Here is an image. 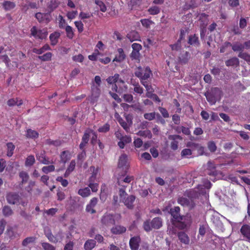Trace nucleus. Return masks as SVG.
Returning <instances> with one entry per match:
<instances>
[{
  "label": "nucleus",
  "instance_id": "f257e3e1",
  "mask_svg": "<svg viewBox=\"0 0 250 250\" xmlns=\"http://www.w3.org/2000/svg\"><path fill=\"white\" fill-rule=\"evenodd\" d=\"M180 208L174 207L170 208L169 213L172 216V224L179 229H184L189 226L192 222L191 216L181 215Z\"/></svg>",
  "mask_w": 250,
  "mask_h": 250
},
{
  "label": "nucleus",
  "instance_id": "f03ea898",
  "mask_svg": "<svg viewBox=\"0 0 250 250\" xmlns=\"http://www.w3.org/2000/svg\"><path fill=\"white\" fill-rule=\"evenodd\" d=\"M6 199L8 203L11 205H21L23 207L27 206V201L23 200L20 195L16 192H10L6 196Z\"/></svg>",
  "mask_w": 250,
  "mask_h": 250
},
{
  "label": "nucleus",
  "instance_id": "7ed1b4c3",
  "mask_svg": "<svg viewBox=\"0 0 250 250\" xmlns=\"http://www.w3.org/2000/svg\"><path fill=\"white\" fill-rule=\"evenodd\" d=\"M222 92L218 87H213L210 91L205 93L207 100L211 104H215L218 99H220Z\"/></svg>",
  "mask_w": 250,
  "mask_h": 250
},
{
  "label": "nucleus",
  "instance_id": "20e7f679",
  "mask_svg": "<svg viewBox=\"0 0 250 250\" xmlns=\"http://www.w3.org/2000/svg\"><path fill=\"white\" fill-rule=\"evenodd\" d=\"M135 75L140 80L141 83H144L146 81L150 76L152 75V72L149 67L142 68L138 67L135 71Z\"/></svg>",
  "mask_w": 250,
  "mask_h": 250
},
{
  "label": "nucleus",
  "instance_id": "39448f33",
  "mask_svg": "<svg viewBox=\"0 0 250 250\" xmlns=\"http://www.w3.org/2000/svg\"><path fill=\"white\" fill-rule=\"evenodd\" d=\"M101 222L103 226L111 227L115 224L114 216L110 213H105L102 217Z\"/></svg>",
  "mask_w": 250,
  "mask_h": 250
},
{
  "label": "nucleus",
  "instance_id": "423d86ee",
  "mask_svg": "<svg viewBox=\"0 0 250 250\" xmlns=\"http://www.w3.org/2000/svg\"><path fill=\"white\" fill-rule=\"evenodd\" d=\"M178 204L183 207H188L189 209H191L195 207V204L192 198H187L181 197L178 199Z\"/></svg>",
  "mask_w": 250,
  "mask_h": 250
},
{
  "label": "nucleus",
  "instance_id": "0eeeda50",
  "mask_svg": "<svg viewBox=\"0 0 250 250\" xmlns=\"http://www.w3.org/2000/svg\"><path fill=\"white\" fill-rule=\"evenodd\" d=\"M168 138L171 140L170 148L175 151L178 148L179 141H182L183 138L179 135H170Z\"/></svg>",
  "mask_w": 250,
  "mask_h": 250
},
{
  "label": "nucleus",
  "instance_id": "6e6552de",
  "mask_svg": "<svg viewBox=\"0 0 250 250\" xmlns=\"http://www.w3.org/2000/svg\"><path fill=\"white\" fill-rule=\"evenodd\" d=\"M30 31L32 36L35 38L40 39H45L48 35V33L46 31L42 30H38L35 26L32 27Z\"/></svg>",
  "mask_w": 250,
  "mask_h": 250
},
{
  "label": "nucleus",
  "instance_id": "1a4fd4ad",
  "mask_svg": "<svg viewBox=\"0 0 250 250\" xmlns=\"http://www.w3.org/2000/svg\"><path fill=\"white\" fill-rule=\"evenodd\" d=\"M97 203L98 198L96 197L92 198L90 200L89 204H88L86 205L85 208V211L88 213H90V214L95 213L96 212V211L95 209L94 208L97 204Z\"/></svg>",
  "mask_w": 250,
  "mask_h": 250
},
{
  "label": "nucleus",
  "instance_id": "9d476101",
  "mask_svg": "<svg viewBox=\"0 0 250 250\" xmlns=\"http://www.w3.org/2000/svg\"><path fill=\"white\" fill-rule=\"evenodd\" d=\"M141 242V238L139 236H134L130 238L129 242L131 250H138Z\"/></svg>",
  "mask_w": 250,
  "mask_h": 250
},
{
  "label": "nucleus",
  "instance_id": "9b49d317",
  "mask_svg": "<svg viewBox=\"0 0 250 250\" xmlns=\"http://www.w3.org/2000/svg\"><path fill=\"white\" fill-rule=\"evenodd\" d=\"M216 168V165L213 162L208 161L207 163V167L206 169L207 174L209 176H216L217 175V171Z\"/></svg>",
  "mask_w": 250,
  "mask_h": 250
},
{
  "label": "nucleus",
  "instance_id": "f8f14e48",
  "mask_svg": "<svg viewBox=\"0 0 250 250\" xmlns=\"http://www.w3.org/2000/svg\"><path fill=\"white\" fill-rule=\"evenodd\" d=\"M106 82L109 84L117 83L118 85L120 83L124 85L125 82L121 79H120V75L118 74H115L114 76H109L106 79Z\"/></svg>",
  "mask_w": 250,
  "mask_h": 250
},
{
  "label": "nucleus",
  "instance_id": "ddd939ff",
  "mask_svg": "<svg viewBox=\"0 0 250 250\" xmlns=\"http://www.w3.org/2000/svg\"><path fill=\"white\" fill-rule=\"evenodd\" d=\"M190 58V53L188 51L183 50L178 56V61L180 63L185 64L188 63Z\"/></svg>",
  "mask_w": 250,
  "mask_h": 250
},
{
  "label": "nucleus",
  "instance_id": "4468645a",
  "mask_svg": "<svg viewBox=\"0 0 250 250\" xmlns=\"http://www.w3.org/2000/svg\"><path fill=\"white\" fill-rule=\"evenodd\" d=\"M136 197L134 195H131L128 196L127 197L124 198L122 201L128 209H132L134 207L133 203Z\"/></svg>",
  "mask_w": 250,
  "mask_h": 250
},
{
  "label": "nucleus",
  "instance_id": "2eb2a0df",
  "mask_svg": "<svg viewBox=\"0 0 250 250\" xmlns=\"http://www.w3.org/2000/svg\"><path fill=\"white\" fill-rule=\"evenodd\" d=\"M127 156L125 154H123L121 155L119 158L118 162V168L119 169L123 168L125 169V173H126V169L127 168Z\"/></svg>",
  "mask_w": 250,
  "mask_h": 250
},
{
  "label": "nucleus",
  "instance_id": "dca6fc26",
  "mask_svg": "<svg viewBox=\"0 0 250 250\" xmlns=\"http://www.w3.org/2000/svg\"><path fill=\"white\" fill-rule=\"evenodd\" d=\"M117 52L118 53L115 55V57L114 58L113 62H121L125 60L126 55L123 49L122 48H118Z\"/></svg>",
  "mask_w": 250,
  "mask_h": 250
},
{
  "label": "nucleus",
  "instance_id": "f3484780",
  "mask_svg": "<svg viewBox=\"0 0 250 250\" xmlns=\"http://www.w3.org/2000/svg\"><path fill=\"white\" fill-rule=\"evenodd\" d=\"M36 158L41 163L44 165H48L53 163L52 161H50L49 159L46 157L44 151L41 153L36 154Z\"/></svg>",
  "mask_w": 250,
  "mask_h": 250
},
{
  "label": "nucleus",
  "instance_id": "a211bd4d",
  "mask_svg": "<svg viewBox=\"0 0 250 250\" xmlns=\"http://www.w3.org/2000/svg\"><path fill=\"white\" fill-rule=\"evenodd\" d=\"M177 236L181 243L186 245H189L190 238L186 232L180 231L178 233Z\"/></svg>",
  "mask_w": 250,
  "mask_h": 250
},
{
  "label": "nucleus",
  "instance_id": "6ab92c4d",
  "mask_svg": "<svg viewBox=\"0 0 250 250\" xmlns=\"http://www.w3.org/2000/svg\"><path fill=\"white\" fill-rule=\"evenodd\" d=\"M100 86L93 84L91 86V100L93 101H97L101 94Z\"/></svg>",
  "mask_w": 250,
  "mask_h": 250
},
{
  "label": "nucleus",
  "instance_id": "aec40b11",
  "mask_svg": "<svg viewBox=\"0 0 250 250\" xmlns=\"http://www.w3.org/2000/svg\"><path fill=\"white\" fill-rule=\"evenodd\" d=\"M240 232L245 237L246 240L250 242V226L248 225H244L240 229Z\"/></svg>",
  "mask_w": 250,
  "mask_h": 250
},
{
  "label": "nucleus",
  "instance_id": "412c9836",
  "mask_svg": "<svg viewBox=\"0 0 250 250\" xmlns=\"http://www.w3.org/2000/svg\"><path fill=\"white\" fill-rule=\"evenodd\" d=\"M23 104V101L19 98H11L7 101V104L9 107L15 105L20 106Z\"/></svg>",
  "mask_w": 250,
  "mask_h": 250
},
{
  "label": "nucleus",
  "instance_id": "4be33fe9",
  "mask_svg": "<svg viewBox=\"0 0 250 250\" xmlns=\"http://www.w3.org/2000/svg\"><path fill=\"white\" fill-rule=\"evenodd\" d=\"M151 225L154 229H158L163 226V220L161 217H156L151 220Z\"/></svg>",
  "mask_w": 250,
  "mask_h": 250
},
{
  "label": "nucleus",
  "instance_id": "5701e85b",
  "mask_svg": "<svg viewBox=\"0 0 250 250\" xmlns=\"http://www.w3.org/2000/svg\"><path fill=\"white\" fill-rule=\"evenodd\" d=\"M126 37L131 42H133L135 41H141V37L139 33L135 30L131 31L128 33Z\"/></svg>",
  "mask_w": 250,
  "mask_h": 250
},
{
  "label": "nucleus",
  "instance_id": "b1692460",
  "mask_svg": "<svg viewBox=\"0 0 250 250\" xmlns=\"http://www.w3.org/2000/svg\"><path fill=\"white\" fill-rule=\"evenodd\" d=\"M60 36L61 33L58 31H55L50 35L49 39L50 41L51 44L52 46H54L57 44Z\"/></svg>",
  "mask_w": 250,
  "mask_h": 250
},
{
  "label": "nucleus",
  "instance_id": "393cba45",
  "mask_svg": "<svg viewBox=\"0 0 250 250\" xmlns=\"http://www.w3.org/2000/svg\"><path fill=\"white\" fill-rule=\"evenodd\" d=\"M131 140L132 139L130 136L128 135H124L118 143V146L120 148L123 149L124 148L125 144L130 143Z\"/></svg>",
  "mask_w": 250,
  "mask_h": 250
},
{
  "label": "nucleus",
  "instance_id": "a878e982",
  "mask_svg": "<svg viewBox=\"0 0 250 250\" xmlns=\"http://www.w3.org/2000/svg\"><path fill=\"white\" fill-rule=\"evenodd\" d=\"M51 47L48 44H45L40 48H34L32 52L38 55H41L47 50H50Z\"/></svg>",
  "mask_w": 250,
  "mask_h": 250
},
{
  "label": "nucleus",
  "instance_id": "bb28decb",
  "mask_svg": "<svg viewBox=\"0 0 250 250\" xmlns=\"http://www.w3.org/2000/svg\"><path fill=\"white\" fill-rule=\"evenodd\" d=\"M126 230L125 227L120 225L116 226L111 229V232L114 234H120L125 232Z\"/></svg>",
  "mask_w": 250,
  "mask_h": 250
},
{
  "label": "nucleus",
  "instance_id": "cd10ccee",
  "mask_svg": "<svg viewBox=\"0 0 250 250\" xmlns=\"http://www.w3.org/2000/svg\"><path fill=\"white\" fill-rule=\"evenodd\" d=\"M188 43L190 45L196 46H199L200 42L198 37L195 34L190 35L188 37Z\"/></svg>",
  "mask_w": 250,
  "mask_h": 250
},
{
  "label": "nucleus",
  "instance_id": "c85d7f7f",
  "mask_svg": "<svg viewBox=\"0 0 250 250\" xmlns=\"http://www.w3.org/2000/svg\"><path fill=\"white\" fill-rule=\"evenodd\" d=\"M96 245V242L93 239H88L85 241L83 247L85 250H91Z\"/></svg>",
  "mask_w": 250,
  "mask_h": 250
},
{
  "label": "nucleus",
  "instance_id": "c756f323",
  "mask_svg": "<svg viewBox=\"0 0 250 250\" xmlns=\"http://www.w3.org/2000/svg\"><path fill=\"white\" fill-rule=\"evenodd\" d=\"M186 146L192 150L198 149L199 150H203L204 147L201 146L199 144L192 142H188L186 144Z\"/></svg>",
  "mask_w": 250,
  "mask_h": 250
},
{
  "label": "nucleus",
  "instance_id": "7c9ffc66",
  "mask_svg": "<svg viewBox=\"0 0 250 250\" xmlns=\"http://www.w3.org/2000/svg\"><path fill=\"white\" fill-rule=\"evenodd\" d=\"M61 161L63 163H66L71 158V154L68 150H64L61 152L60 155Z\"/></svg>",
  "mask_w": 250,
  "mask_h": 250
},
{
  "label": "nucleus",
  "instance_id": "2f4dec72",
  "mask_svg": "<svg viewBox=\"0 0 250 250\" xmlns=\"http://www.w3.org/2000/svg\"><path fill=\"white\" fill-rule=\"evenodd\" d=\"M7 147L6 155L11 157L14 154V151L15 149V146L12 142H8L6 145Z\"/></svg>",
  "mask_w": 250,
  "mask_h": 250
},
{
  "label": "nucleus",
  "instance_id": "473e14b6",
  "mask_svg": "<svg viewBox=\"0 0 250 250\" xmlns=\"http://www.w3.org/2000/svg\"><path fill=\"white\" fill-rule=\"evenodd\" d=\"M112 87V90L116 92L121 93H122L124 91H125L127 89V86L125 84V83L123 85V86H120V84L118 85L117 83L113 84Z\"/></svg>",
  "mask_w": 250,
  "mask_h": 250
},
{
  "label": "nucleus",
  "instance_id": "72a5a7b5",
  "mask_svg": "<svg viewBox=\"0 0 250 250\" xmlns=\"http://www.w3.org/2000/svg\"><path fill=\"white\" fill-rule=\"evenodd\" d=\"M2 7L5 11H9L16 7V4L11 1L5 0L2 3Z\"/></svg>",
  "mask_w": 250,
  "mask_h": 250
},
{
  "label": "nucleus",
  "instance_id": "f704fd0d",
  "mask_svg": "<svg viewBox=\"0 0 250 250\" xmlns=\"http://www.w3.org/2000/svg\"><path fill=\"white\" fill-rule=\"evenodd\" d=\"M78 193L83 198L88 197L90 194V190L88 187L81 188L78 190Z\"/></svg>",
  "mask_w": 250,
  "mask_h": 250
},
{
  "label": "nucleus",
  "instance_id": "c9c22d12",
  "mask_svg": "<svg viewBox=\"0 0 250 250\" xmlns=\"http://www.w3.org/2000/svg\"><path fill=\"white\" fill-rule=\"evenodd\" d=\"M151 226V220L150 219H147L144 222L143 224V228L147 232H149L154 229V228H152V227Z\"/></svg>",
  "mask_w": 250,
  "mask_h": 250
},
{
  "label": "nucleus",
  "instance_id": "e433bc0d",
  "mask_svg": "<svg viewBox=\"0 0 250 250\" xmlns=\"http://www.w3.org/2000/svg\"><path fill=\"white\" fill-rule=\"evenodd\" d=\"M60 2L57 0H50L48 3V8L51 11H54L60 5Z\"/></svg>",
  "mask_w": 250,
  "mask_h": 250
},
{
  "label": "nucleus",
  "instance_id": "4c0bfd02",
  "mask_svg": "<svg viewBox=\"0 0 250 250\" xmlns=\"http://www.w3.org/2000/svg\"><path fill=\"white\" fill-rule=\"evenodd\" d=\"M225 63L227 66L238 65L239 64V61L238 58L233 57L227 60Z\"/></svg>",
  "mask_w": 250,
  "mask_h": 250
},
{
  "label": "nucleus",
  "instance_id": "58836bf2",
  "mask_svg": "<svg viewBox=\"0 0 250 250\" xmlns=\"http://www.w3.org/2000/svg\"><path fill=\"white\" fill-rule=\"evenodd\" d=\"M52 53L48 52L43 54V55H39L38 58L42 62H47L51 60L52 57Z\"/></svg>",
  "mask_w": 250,
  "mask_h": 250
},
{
  "label": "nucleus",
  "instance_id": "ea45409f",
  "mask_svg": "<svg viewBox=\"0 0 250 250\" xmlns=\"http://www.w3.org/2000/svg\"><path fill=\"white\" fill-rule=\"evenodd\" d=\"M26 136L28 138L35 139L39 137V133L35 130L31 129H28L26 131Z\"/></svg>",
  "mask_w": 250,
  "mask_h": 250
},
{
  "label": "nucleus",
  "instance_id": "a19ab883",
  "mask_svg": "<svg viewBox=\"0 0 250 250\" xmlns=\"http://www.w3.org/2000/svg\"><path fill=\"white\" fill-rule=\"evenodd\" d=\"M118 122L123 127L126 132H128L130 130V125H128L123 119L120 117L118 119Z\"/></svg>",
  "mask_w": 250,
  "mask_h": 250
},
{
  "label": "nucleus",
  "instance_id": "79ce46f5",
  "mask_svg": "<svg viewBox=\"0 0 250 250\" xmlns=\"http://www.w3.org/2000/svg\"><path fill=\"white\" fill-rule=\"evenodd\" d=\"M244 48V45L238 42H235L232 45V49L235 52H243Z\"/></svg>",
  "mask_w": 250,
  "mask_h": 250
},
{
  "label": "nucleus",
  "instance_id": "37998d69",
  "mask_svg": "<svg viewBox=\"0 0 250 250\" xmlns=\"http://www.w3.org/2000/svg\"><path fill=\"white\" fill-rule=\"evenodd\" d=\"M2 213L5 217H9L13 214V211L10 207L5 206L3 207Z\"/></svg>",
  "mask_w": 250,
  "mask_h": 250
},
{
  "label": "nucleus",
  "instance_id": "c03bdc74",
  "mask_svg": "<svg viewBox=\"0 0 250 250\" xmlns=\"http://www.w3.org/2000/svg\"><path fill=\"white\" fill-rule=\"evenodd\" d=\"M35 163V159L33 155H30L27 157L25 162V166L26 167H31L33 166Z\"/></svg>",
  "mask_w": 250,
  "mask_h": 250
},
{
  "label": "nucleus",
  "instance_id": "a18cd8bd",
  "mask_svg": "<svg viewBox=\"0 0 250 250\" xmlns=\"http://www.w3.org/2000/svg\"><path fill=\"white\" fill-rule=\"evenodd\" d=\"M212 223L216 229L222 230L223 229V224L219 219L214 217L212 219Z\"/></svg>",
  "mask_w": 250,
  "mask_h": 250
},
{
  "label": "nucleus",
  "instance_id": "49530a36",
  "mask_svg": "<svg viewBox=\"0 0 250 250\" xmlns=\"http://www.w3.org/2000/svg\"><path fill=\"white\" fill-rule=\"evenodd\" d=\"M208 228V226L207 223H205L202 225H200L199 228V233L198 234L201 236H204L206 233L207 229Z\"/></svg>",
  "mask_w": 250,
  "mask_h": 250
},
{
  "label": "nucleus",
  "instance_id": "de8ad7c7",
  "mask_svg": "<svg viewBox=\"0 0 250 250\" xmlns=\"http://www.w3.org/2000/svg\"><path fill=\"white\" fill-rule=\"evenodd\" d=\"M138 136L147 137L148 138H151L152 137V134L151 131L149 130H140L137 133Z\"/></svg>",
  "mask_w": 250,
  "mask_h": 250
},
{
  "label": "nucleus",
  "instance_id": "09e8293b",
  "mask_svg": "<svg viewBox=\"0 0 250 250\" xmlns=\"http://www.w3.org/2000/svg\"><path fill=\"white\" fill-rule=\"evenodd\" d=\"M46 144L49 146H59L61 145L62 142L60 140H52L50 139H48L46 140Z\"/></svg>",
  "mask_w": 250,
  "mask_h": 250
},
{
  "label": "nucleus",
  "instance_id": "8fccbe9b",
  "mask_svg": "<svg viewBox=\"0 0 250 250\" xmlns=\"http://www.w3.org/2000/svg\"><path fill=\"white\" fill-rule=\"evenodd\" d=\"M118 184L120 185V182L123 181L126 183H130L131 181H133L134 178L133 176L127 175L125 178L122 179V176H120L118 178Z\"/></svg>",
  "mask_w": 250,
  "mask_h": 250
},
{
  "label": "nucleus",
  "instance_id": "3c124183",
  "mask_svg": "<svg viewBox=\"0 0 250 250\" xmlns=\"http://www.w3.org/2000/svg\"><path fill=\"white\" fill-rule=\"evenodd\" d=\"M19 177L21 179L22 184L26 183L29 179L28 173L24 171H22L19 173Z\"/></svg>",
  "mask_w": 250,
  "mask_h": 250
},
{
  "label": "nucleus",
  "instance_id": "603ef678",
  "mask_svg": "<svg viewBox=\"0 0 250 250\" xmlns=\"http://www.w3.org/2000/svg\"><path fill=\"white\" fill-rule=\"evenodd\" d=\"M65 29L67 37L69 39H72L74 35L72 27L70 25H67Z\"/></svg>",
  "mask_w": 250,
  "mask_h": 250
},
{
  "label": "nucleus",
  "instance_id": "864d4df0",
  "mask_svg": "<svg viewBox=\"0 0 250 250\" xmlns=\"http://www.w3.org/2000/svg\"><path fill=\"white\" fill-rule=\"evenodd\" d=\"M148 12L151 15L158 14L160 12V8L157 6H153L149 7Z\"/></svg>",
  "mask_w": 250,
  "mask_h": 250
},
{
  "label": "nucleus",
  "instance_id": "5fc2aeb1",
  "mask_svg": "<svg viewBox=\"0 0 250 250\" xmlns=\"http://www.w3.org/2000/svg\"><path fill=\"white\" fill-rule=\"evenodd\" d=\"M140 22L142 25L146 28H149L151 24L154 23L151 20L147 19H141Z\"/></svg>",
  "mask_w": 250,
  "mask_h": 250
},
{
  "label": "nucleus",
  "instance_id": "6e6d98bb",
  "mask_svg": "<svg viewBox=\"0 0 250 250\" xmlns=\"http://www.w3.org/2000/svg\"><path fill=\"white\" fill-rule=\"evenodd\" d=\"M110 125L109 124L106 123L103 126L98 129V131L100 133H106L110 130Z\"/></svg>",
  "mask_w": 250,
  "mask_h": 250
},
{
  "label": "nucleus",
  "instance_id": "4d7b16f0",
  "mask_svg": "<svg viewBox=\"0 0 250 250\" xmlns=\"http://www.w3.org/2000/svg\"><path fill=\"white\" fill-rule=\"evenodd\" d=\"M55 169V166L54 165H51L48 166H44L42 167V170L43 173L48 174L49 172L54 171Z\"/></svg>",
  "mask_w": 250,
  "mask_h": 250
},
{
  "label": "nucleus",
  "instance_id": "13d9d810",
  "mask_svg": "<svg viewBox=\"0 0 250 250\" xmlns=\"http://www.w3.org/2000/svg\"><path fill=\"white\" fill-rule=\"evenodd\" d=\"M140 55L141 54L140 52L132 50L130 55V57L132 60H136L139 61Z\"/></svg>",
  "mask_w": 250,
  "mask_h": 250
},
{
  "label": "nucleus",
  "instance_id": "bf43d9fd",
  "mask_svg": "<svg viewBox=\"0 0 250 250\" xmlns=\"http://www.w3.org/2000/svg\"><path fill=\"white\" fill-rule=\"evenodd\" d=\"M134 86V91L139 94H142L144 92V89L138 83H133Z\"/></svg>",
  "mask_w": 250,
  "mask_h": 250
},
{
  "label": "nucleus",
  "instance_id": "052dcab7",
  "mask_svg": "<svg viewBox=\"0 0 250 250\" xmlns=\"http://www.w3.org/2000/svg\"><path fill=\"white\" fill-rule=\"evenodd\" d=\"M171 49L172 51H180L181 49V42L180 41H177V42L174 44L170 45Z\"/></svg>",
  "mask_w": 250,
  "mask_h": 250
},
{
  "label": "nucleus",
  "instance_id": "680f3d73",
  "mask_svg": "<svg viewBox=\"0 0 250 250\" xmlns=\"http://www.w3.org/2000/svg\"><path fill=\"white\" fill-rule=\"evenodd\" d=\"M238 56L245 60L248 62H250V55L246 52H239Z\"/></svg>",
  "mask_w": 250,
  "mask_h": 250
},
{
  "label": "nucleus",
  "instance_id": "e2e57ef3",
  "mask_svg": "<svg viewBox=\"0 0 250 250\" xmlns=\"http://www.w3.org/2000/svg\"><path fill=\"white\" fill-rule=\"evenodd\" d=\"M91 134V129H86L82 137V141L85 142H88L90 135Z\"/></svg>",
  "mask_w": 250,
  "mask_h": 250
},
{
  "label": "nucleus",
  "instance_id": "0e129e2a",
  "mask_svg": "<svg viewBox=\"0 0 250 250\" xmlns=\"http://www.w3.org/2000/svg\"><path fill=\"white\" fill-rule=\"evenodd\" d=\"M95 3L99 6L100 10L102 12H104L106 11V7L105 4L102 1L99 0H95Z\"/></svg>",
  "mask_w": 250,
  "mask_h": 250
},
{
  "label": "nucleus",
  "instance_id": "69168bd1",
  "mask_svg": "<svg viewBox=\"0 0 250 250\" xmlns=\"http://www.w3.org/2000/svg\"><path fill=\"white\" fill-rule=\"evenodd\" d=\"M35 240V238L34 237H27L23 240L22 245L23 246H26L28 244L34 242Z\"/></svg>",
  "mask_w": 250,
  "mask_h": 250
},
{
  "label": "nucleus",
  "instance_id": "338daca9",
  "mask_svg": "<svg viewBox=\"0 0 250 250\" xmlns=\"http://www.w3.org/2000/svg\"><path fill=\"white\" fill-rule=\"evenodd\" d=\"M208 147L211 152H214L217 149L216 144L213 141H210L208 143Z\"/></svg>",
  "mask_w": 250,
  "mask_h": 250
},
{
  "label": "nucleus",
  "instance_id": "774afa93",
  "mask_svg": "<svg viewBox=\"0 0 250 250\" xmlns=\"http://www.w3.org/2000/svg\"><path fill=\"white\" fill-rule=\"evenodd\" d=\"M42 246L44 250H55V248L48 243H42Z\"/></svg>",
  "mask_w": 250,
  "mask_h": 250
}]
</instances>
